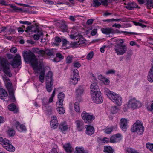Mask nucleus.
Listing matches in <instances>:
<instances>
[{"mask_svg":"<svg viewBox=\"0 0 153 153\" xmlns=\"http://www.w3.org/2000/svg\"><path fill=\"white\" fill-rule=\"evenodd\" d=\"M22 56L26 62H31L34 72L37 74L39 73V80L42 83L44 82V79L45 82H53V73L51 71H49L45 76V69L42 64L38 63V59L33 52L24 51L22 52Z\"/></svg>","mask_w":153,"mask_h":153,"instance_id":"1","label":"nucleus"},{"mask_svg":"<svg viewBox=\"0 0 153 153\" xmlns=\"http://www.w3.org/2000/svg\"><path fill=\"white\" fill-rule=\"evenodd\" d=\"M104 91L109 98L117 105L120 106L121 105L122 98L119 94L110 91L106 88H104Z\"/></svg>","mask_w":153,"mask_h":153,"instance_id":"2","label":"nucleus"},{"mask_svg":"<svg viewBox=\"0 0 153 153\" xmlns=\"http://www.w3.org/2000/svg\"><path fill=\"white\" fill-rule=\"evenodd\" d=\"M2 71L7 76H11L12 74L7 60L5 58L0 59V71Z\"/></svg>","mask_w":153,"mask_h":153,"instance_id":"3","label":"nucleus"},{"mask_svg":"<svg viewBox=\"0 0 153 153\" xmlns=\"http://www.w3.org/2000/svg\"><path fill=\"white\" fill-rule=\"evenodd\" d=\"M131 131L132 132H136L138 134L141 135L144 131V128L141 122L138 120L133 125Z\"/></svg>","mask_w":153,"mask_h":153,"instance_id":"4","label":"nucleus"},{"mask_svg":"<svg viewBox=\"0 0 153 153\" xmlns=\"http://www.w3.org/2000/svg\"><path fill=\"white\" fill-rule=\"evenodd\" d=\"M0 143L7 150L10 152H14L15 150V147L10 143L9 140L6 138L0 137Z\"/></svg>","mask_w":153,"mask_h":153,"instance_id":"5","label":"nucleus"},{"mask_svg":"<svg viewBox=\"0 0 153 153\" xmlns=\"http://www.w3.org/2000/svg\"><path fill=\"white\" fill-rule=\"evenodd\" d=\"M101 30L103 34H113L115 33L113 29L111 28H102L101 29ZM116 33H123L130 34H137V33L134 32H131L124 31H122L120 32L118 30H116Z\"/></svg>","mask_w":153,"mask_h":153,"instance_id":"6","label":"nucleus"},{"mask_svg":"<svg viewBox=\"0 0 153 153\" xmlns=\"http://www.w3.org/2000/svg\"><path fill=\"white\" fill-rule=\"evenodd\" d=\"M127 47L126 45L117 44L114 48L116 53L118 55H121L125 53L127 50Z\"/></svg>","mask_w":153,"mask_h":153,"instance_id":"7","label":"nucleus"},{"mask_svg":"<svg viewBox=\"0 0 153 153\" xmlns=\"http://www.w3.org/2000/svg\"><path fill=\"white\" fill-rule=\"evenodd\" d=\"M32 51L33 53H38L39 56L42 57L46 55L48 56L53 55L52 51L48 49L44 50H40L37 48H33L32 49Z\"/></svg>","mask_w":153,"mask_h":153,"instance_id":"8","label":"nucleus"},{"mask_svg":"<svg viewBox=\"0 0 153 153\" xmlns=\"http://www.w3.org/2000/svg\"><path fill=\"white\" fill-rule=\"evenodd\" d=\"M141 103L137 101L135 98H133L129 100L128 104V107L133 109L141 107Z\"/></svg>","mask_w":153,"mask_h":153,"instance_id":"9","label":"nucleus"},{"mask_svg":"<svg viewBox=\"0 0 153 153\" xmlns=\"http://www.w3.org/2000/svg\"><path fill=\"white\" fill-rule=\"evenodd\" d=\"M81 117L86 123H89L94 120L95 117L90 114L84 111L81 114Z\"/></svg>","mask_w":153,"mask_h":153,"instance_id":"10","label":"nucleus"},{"mask_svg":"<svg viewBox=\"0 0 153 153\" xmlns=\"http://www.w3.org/2000/svg\"><path fill=\"white\" fill-rule=\"evenodd\" d=\"M92 98L94 102L97 104L102 103L103 100L100 91L97 93H94L91 94Z\"/></svg>","mask_w":153,"mask_h":153,"instance_id":"11","label":"nucleus"},{"mask_svg":"<svg viewBox=\"0 0 153 153\" xmlns=\"http://www.w3.org/2000/svg\"><path fill=\"white\" fill-rule=\"evenodd\" d=\"M21 64V57L19 54H16L13 61L11 62V65L14 68H17Z\"/></svg>","mask_w":153,"mask_h":153,"instance_id":"12","label":"nucleus"},{"mask_svg":"<svg viewBox=\"0 0 153 153\" xmlns=\"http://www.w3.org/2000/svg\"><path fill=\"white\" fill-rule=\"evenodd\" d=\"M123 136L122 135L118 133L111 137L110 142L112 143H117L121 140Z\"/></svg>","mask_w":153,"mask_h":153,"instance_id":"13","label":"nucleus"},{"mask_svg":"<svg viewBox=\"0 0 153 153\" xmlns=\"http://www.w3.org/2000/svg\"><path fill=\"white\" fill-rule=\"evenodd\" d=\"M13 124L19 131L22 132L26 130L25 126L23 124L20 125L19 123L17 121H14L13 122Z\"/></svg>","mask_w":153,"mask_h":153,"instance_id":"14","label":"nucleus"},{"mask_svg":"<svg viewBox=\"0 0 153 153\" xmlns=\"http://www.w3.org/2000/svg\"><path fill=\"white\" fill-rule=\"evenodd\" d=\"M3 79L5 84V86L7 89L8 91H12L13 90L11 82L9 78L7 77H5L3 78Z\"/></svg>","mask_w":153,"mask_h":153,"instance_id":"15","label":"nucleus"},{"mask_svg":"<svg viewBox=\"0 0 153 153\" xmlns=\"http://www.w3.org/2000/svg\"><path fill=\"white\" fill-rule=\"evenodd\" d=\"M101 4L105 5H107V0H93V6L97 7L100 6Z\"/></svg>","mask_w":153,"mask_h":153,"instance_id":"16","label":"nucleus"},{"mask_svg":"<svg viewBox=\"0 0 153 153\" xmlns=\"http://www.w3.org/2000/svg\"><path fill=\"white\" fill-rule=\"evenodd\" d=\"M91 89V94L97 93L99 92V87L97 85V82H94L92 83L90 86Z\"/></svg>","mask_w":153,"mask_h":153,"instance_id":"17","label":"nucleus"},{"mask_svg":"<svg viewBox=\"0 0 153 153\" xmlns=\"http://www.w3.org/2000/svg\"><path fill=\"white\" fill-rule=\"evenodd\" d=\"M86 128V134L88 135H91L94 132V127L90 125H86L85 126Z\"/></svg>","mask_w":153,"mask_h":153,"instance_id":"18","label":"nucleus"},{"mask_svg":"<svg viewBox=\"0 0 153 153\" xmlns=\"http://www.w3.org/2000/svg\"><path fill=\"white\" fill-rule=\"evenodd\" d=\"M120 126L122 130L125 131L126 130L127 126V120L125 118L121 119L120 121Z\"/></svg>","mask_w":153,"mask_h":153,"instance_id":"19","label":"nucleus"},{"mask_svg":"<svg viewBox=\"0 0 153 153\" xmlns=\"http://www.w3.org/2000/svg\"><path fill=\"white\" fill-rule=\"evenodd\" d=\"M126 4V5L125 7L130 10H134V8H138V5L136 3L134 2L128 3Z\"/></svg>","mask_w":153,"mask_h":153,"instance_id":"20","label":"nucleus"},{"mask_svg":"<svg viewBox=\"0 0 153 153\" xmlns=\"http://www.w3.org/2000/svg\"><path fill=\"white\" fill-rule=\"evenodd\" d=\"M63 147L66 151V153H71L73 150V148L70 143H65L63 145Z\"/></svg>","mask_w":153,"mask_h":153,"instance_id":"21","label":"nucleus"},{"mask_svg":"<svg viewBox=\"0 0 153 153\" xmlns=\"http://www.w3.org/2000/svg\"><path fill=\"white\" fill-rule=\"evenodd\" d=\"M98 78L102 82V83L104 85H108L109 84L110 82L108 79L102 75H99L98 77Z\"/></svg>","mask_w":153,"mask_h":153,"instance_id":"22","label":"nucleus"},{"mask_svg":"<svg viewBox=\"0 0 153 153\" xmlns=\"http://www.w3.org/2000/svg\"><path fill=\"white\" fill-rule=\"evenodd\" d=\"M75 123L77 129L78 131H81L84 129L83 122L82 121L77 120Z\"/></svg>","mask_w":153,"mask_h":153,"instance_id":"23","label":"nucleus"},{"mask_svg":"<svg viewBox=\"0 0 153 153\" xmlns=\"http://www.w3.org/2000/svg\"><path fill=\"white\" fill-rule=\"evenodd\" d=\"M59 129L62 132L67 131L70 128L69 126L67 125L65 122L62 123L59 125Z\"/></svg>","mask_w":153,"mask_h":153,"instance_id":"24","label":"nucleus"},{"mask_svg":"<svg viewBox=\"0 0 153 153\" xmlns=\"http://www.w3.org/2000/svg\"><path fill=\"white\" fill-rule=\"evenodd\" d=\"M147 78L150 82H153V66L151 67L148 72Z\"/></svg>","mask_w":153,"mask_h":153,"instance_id":"25","label":"nucleus"},{"mask_svg":"<svg viewBox=\"0 0 153 153\" xmlns=\"http://www.w3.org/2000/svg\"><path fill=\"white\" fill-rule=\"evenodd\" d=\"M79 46L85 47L86 45V41L82 37H80L79 39L77 40Z\"/></svg>","mask_w":153,"mask_h":153,"instance_id":"26","label":"nucleus"},{"mask_svg":"<svg viewBox=\"0 0 153 153\" xmlns=\"http://www.w3.org/2000/svg\"><path fill=\"white\" fill-rule=\"evenodd\" d=\"M7 96L8 94L5 90L2 88H0V98L2 99H5Z\"/></svg>","mask_w":153,"mask_h":153,"instance_id":"27","label":"nucleus"},{"mask_svg":"<svg viewBox=\"0 0 153 153\" xmlns=\"http://www.w3.org/2000/svg\"><path fill=\"white\" fill-rule=\"evenodd\" d=\"M53 82H46V88L47 91L51 92L52 90Z\"/></svg>","mask_w":153,"mask_h":153,"instance_id":"28","label":"nucleus"},{"mask_svg":"<svg viewBox=\"0 0 153 153\" xmlns=\"http://www.w3.org/2000/svg\"><path fill=\"white\" fill-rule=\"evenodd\" d=\"M147 8L151 9L153 8V1L152 0H145Z\"/></svg>","mask_w":153,"mask_h":153,"instance_id":"29","label":"nucleus"},{"mask_svg":"<svg viewBox=\"0 0 153 153\" xmlns=\"http://www.w3.org/2000/svg\"><path fill=\"white\" fill-rule=\"evenodd\" d=\"M58 121H55L53 120H51L50 125L51 128L53 129H55L58 126Z\"/></svg>","mask_w":153,"mask_h":153,"instance_id":"30","label":"nucleus"},{"mask_svg":"<svg viewBox=\"0 0 153 153\" xmlns=\"http://www.w3.org/2000/svg\"><path fill=\"white\" fill-rule=\"evenodd\" d=\"M83 88L80 86L76 90V94L77 96H81L83 94Z\"/></svg>","mask_w":153,"mask_h":153,"instance_id":"31","label":"nucleus"},{"mask_svg":"<svg viewBox=\"0 0 153 153\" xmlns=\"http://www.w3.org/2000/svg\"><path fill=\"white\" fill-rule=\"evenodd\" d=\"M104 152L107 153H113L112 148L109 146H104Z\"/></svg>","mask_w":153,"mask_h":153,"instance_id":"32","label":"nucleus"},{"mask_svg":"<svg viewBox=\"0 0 153 153\" xmlns=\"http://www.w3.org/2000/svg\"><path fill=\"white\" fill-rule=\"evenodd\" d=\"M52 41L54 45H58L59 43L61 42V39L60 38L56 37L53 39Z\"/></svg>","mask_w":153,"mask_h":153,"instance_id":"33","label":"nucleus"},{"mask_svg":"<svg viewBox=\"0 0 153 153\" xmlns=\"http://www.w3.org/2000/svg\"><path fill=\"white\" fill-rule=\"evenodd\" d=\"M16 106L14 104L12 103L10 104L8 106V109L10 111H14L15 112H17Z\"/></svg>","mask_w":153,"mask_h":153,"instance_id":"34","label":"nucleus"},{"mask_svg":"<svg viewBox=\"0 0 153 153\" xmlns=\"http://www.w3.org/2000/svg\"><path fill=\"white\" fill-rule=\"evenodd\" d=\"M9 97L12 102H14L15 100V98L14 95V91L12 90V91H9Z\"/></svg>","mask_w":153,"mask_h":153,"instance_id":"35","label":"nucleus"},{"mask_svg":"<svg viewBox=\"0 0 153 153\" xmlns=\"http://www.w3.org/2000/svg\"><path fill=\"white\" fill-rule=\"evenodd\" d=\"M74 108L75 111L76 112H80V108L79 102H76L74 103Z\"/></svg>","mask_w":153,"mask_h":153,"instance_id":"36","label":"nucleus"},{"mask_svg":"<svg viewBox=\"0 0 153 153\" xmlns=\"http://www.w3.org/2000/svg\"><path fill=\"white\" fill-rule=\"evenodd\" d=\"M70 45L71 47L74 48H76L79 46L77 40L76 41L71 42Z\"/></svg>","mask_w":153,"mask_h":153,"instance_id":"37","label":"nucleus"},{"mask_svg":"<svg viewBox=\"0 0 153 153\" xmlns=\"http://www.w3.org/2000/svg\"><path fill=\"white\" fill-rule=\"evenodd\" d=\"M42 105H43V108L45 109V108H46L47 107H49L48 106L49 103L48 101L47 100L45 99H44L42 100Z\"/></svg>","mask_w":153,"mask_h":153,"instance_id":"38","label":"nucleus"},{"mask_svg":"<svg viewBox=\"0 0 153 153\" xmlns=\"http://www.w3.org/2000/svg\"><path fill=\"white\" fill-rule=\"evenodd\" d=\"M55 91H56V88H55L54 89L51 97L49 99V101L48 102L49 103H51L52 102L53 100V98L55 96Z\"/></svg>","mask_w":153,"mask_h":153,"instance_id":"39","label":"nucleus"},{"mask_svg":"<svg viewBox=\"0 0 153 153\" xmlns=\"http://www.w3.org/2000/svg\"><path fill=\"white\" fill-rule=\"evenodd\" d=\"M79 79V78L73 77L71 79L70 81L72 83L75 85L78 82Z\"/></svg>","mask_w":153,"mask_h":153,"instance_id":"40","label":"nucleus"},{"mask_svg":"<svg viewBox=\"0 0 153 153\" xmlns=\"http://www.w3.org/2000/svg\"><path fill=\"white\" fill-rule=\"evenodd\" d=\"M57 110L60 114H63L65 112V110L62 106L58 107Z\"/></svg>","mask_w":153,"mask_h":153,"instance_id":"41","label":"nucleus"},{"mask_svg":"<svg viewBox=\"0 0 153 153\" xmlns=\"http://www.w3.org/2000/svg\"><path fill=\"white\" fill-rule=\"evenodd\" d=\"M146 146L147 148L153 152V143H147L146 144Z\"/></svg>","mask_w":153,"mask_h":153,"instance_id":"42","label":"nucleus"},{"mask_svg":"<svg viewBox=\"0 0 153 153\" xmlns=\"http://www.w3.org/2000/svg\"><path fill=\"white\" fill-rule=\"evenodd\" d=\"M75 153H85L83 148L76 147Z\"/></svg>","mask_w":153,"mask_h":153,"instance_id":"43","label":"nucleus"},{"mask_svg":"<svg viewBox=\"0 0 153 153\" xmlns=\"http://www.w3.org/2000/svg\"><path fill=\"white\" fill-rule=\"evenodd\" d=\"M133 24L136 26H140L142 28H144L146 27V26L142 24L141 23L137 22L135 21L133 22Z\"/></svg>","mask_w":153,"mask_h":153,"instance_id":"44","label":"nucleus"},{"mask_svg":"<svg viewBox=\"0 0 153 153\" xmlns=\"http://www.w3.org/2000/svg\"><path fill=\"white\" fill-rule=\"evenodd\" d=\"M65 98V94L64 93L61 92L58 94V99L64 100Z\"/></svg>","mask_w":153,"mask_h":153,"instance_id":"45","label":"nucleus"},{"mask_svg":"<svg viewBox=\"0 0 153 153\" xmlns=\"http://www.w3.org/2000/svg\"><path fill=\"white\" fill-rule=\"evenodd\" d=\"M10 7L13 9V10L15 11L18 12L19 11L22 10V9L21 8H19L17 7L14 6L13 5H11Z\"/></svg>","mask_w":153,"mask_h":153,"instance_id":"46","label":"nucleus"},{"mask_svg":"<svg viewBox=\"0 0 153 153\" xmlns=\"http://www.w3.org/2000/svg\"><path fill=\"white\" fill-rule=\"evenodd\" d=\"M94 54V53L93 51L90 52L88 54H87L86 56V59L88 60H90L93 57Z\"/></svg>","mask_w":153,"mask_h":153,"instance_id":"47","label":"nucleus"},{"mask_svg":"<svg viewBox=\"0 0 153 153\" xmlns=\"http://www.w3.org/2000/svg\"><path fill=\"white\" fill-rule=\"evenodd\" d=\"M15 131L12 129H9L8 131V134L10 136H13L15 134Z\"/></svg>","mask_w":153,"mask_h":153,"instance_id":"48","label":"nucleus"},{"mask_svg":"<svg viewBox=\"0 0 153 153\" xmlns=\"http://www.w3.org/2000/svg\"><path fill=\"white\" fill-rule=\"evenodd\" d=\"M73 77L75 78H79V72L77 69L74 70L73 72Z\"/></svg>","mask_w":153,"mask_h":153,"instance_id":"49","label":"nucleus"},{"mask_svg":"<svg viewBox=\"0 0 153 153\" xmlns=\"http://www.w3.org/2000/svg\"><path fill=\"white\" fill-rule=\"evenodd\" d=\"M118 110L117 106H112L111 108V111L113 114L116 113L117 111Z\"/></svg>","mask_w":153,"mask_h":153,"instance_id":"50","label":"nucleus"},{"mask_svg":"<svg viewBox=\"0 0 153 153\" xmlns=\"http://www.w3.org/2000/svg\"><path fill=\"white\" fill-rule=\"evenodd\" d=\"M64 100H61V99H58L56 102V106L57 107L62 106L63 102Z\"/></svg>","mask_w":153,"mask_h":153,"instance_id":"51","label":"nucleus"},{"mask_svg":"<svg viewBox=\"0 0 153 153\" xmlns=\"http://www.w3.org/2000/svg\"><path fill=\"white\" fill-rule=\"evenodd\" d=\"M127 152L128 153H139L134 149L131 148H128L127 149Z\"/></svg>","mask_w":153,"mask_h":153,"instance_id":"52","label":"nucleus"},{"mask_svg":"<svg viewBox=\"0 0 153 153\" xmlns=\"http://www.w3.org/2000/svg\"><path fill=\"white\" fill-rule=\"evenodd\" d=\"M146 108L148 111L153 112V101L152 102L151 104L150 105L148 106Z\"/></svg>","mask_w":153,"mask_h":153,"instance_id":"53","label":"nucleus"},{"mask_svg":"<svg viewBox=\"0 0 153 153\" xmlns=\"http://www.w3.org/2000/svg\"><path fill=\"white\" fill-rule=\"evenodd\" d=\"M115 71L113 69H111L110 70H108V71H107L105 74L106 75H108L110 74H114L115 73Z\"/></svg>","mask_w":153,"mask_h":153,"instance_id":"54","label":"nucleus"},{"mask_svg":"<svg viewBox=\"0 0 153 153\" xmlns=\"http://www.w3.org/2000/svg\"><path fill=\"white\" fill-rule=\"evenodd\" d=\"M112 131V128H106L105 130V132L107 134H110Z\"/></svg>","mask_w":153,"mask_h":153,"instance_id":"55","label":"nucleus"},{"mask_svg":"<svg viewBox=\"0 0 153 153\" xmlns=\"http://www.w3.org/2000/svg\"><path fill=\"white\" fill-rule=\"evenodd\" d=\"M34 26L33 25H30V26H28V27L27 28V32L29 31L33 32V30H32V28Z\"/></svg>","mask_w":153,"mask_h":153,"instance_id":"56","label":"nucleus"},{"mask_svg":"<svg viewBox=\"0 0 153 153\" xmlns=\"http://www.w3.org/2000/svg\"><path fill=\"white\" fill-rule=\"evenodd\" d=\"M19 23L21 24H26L27 25H31V23L29 21H20L19 22Z\"/></svg>","mask_w":153,"mask_h":153,"instance_id":"57","label":"nucleus"},{"mask_svg":"<svg viewBox=\"0 0 153 153\" xmlns=\"http://www.w3.org/2000/svg\"><path fill=\"white\" fill-rule=\"evenodd\" d=\"M56 56L60 60L64 58V56L59 53H56Z\"/></svg>","mask_w":153,"mask_h":153,"instance_id":"58","label":"nucleus"},{"mask_svg":"<svg viewBox=\"0 0 153 153\" xmlns=\"http://www.w3.org/2000/svg\"><path fill=\"white\" fill-rule=\"evenodd\" d=\"M72 57L70 56H68L66 59V62L68 63H70L71 62Z\"/></svg>","mask_w":153,"mask_h":153,"instance_id":"59","label":"nucleus"},{"mask_svg":"<svg viewBox=\"0 0 153 153\" xmlns=\"http://www.w3.org/2000/svg\"><path fill=\"white\" fill-rule=\"evenodd\" d=\"M10 51L11 53H16L17 51V49L16 47H13L10 50Z\"/></svg>","mask_w":153,"mask_h":153,"instance_id":"60","label":"nucleus"},{"mask_svg":"<svg viewBox=\"0 0 153 153\" xmlns=\"http://www.w3.org/2000/svg\"><path fill=\"white\" fill-rule=\"evenodd\" d=\"M74 66L76 68H79L81 66V64L78 62H76L73 63Z\"/></svg>","mask_w":153,"mask_h":153,"instance_id":"61","label":"nucleus"},{"mask_svg":"<svg viewBox=\"0 0 153 153\" xmlns=\"http://www.w3.org/2000/svg\"><path fill=\"white\" fill-rule=\"evenodd\" d=\"M97 30L96 29H94L92 30L91 32V35L92 36H94L97 32Z\"/></svg>","mask_w":153,"mask_h":153,"instance_id":"62","label":"nucleus"},{"mask_svg":"<svg viewBox=\"0 0 153 153\" xmlns=\"http://www.w3.org/2000/svg\"><path fill=\"white\" fill-rule=\"evenodd\" d=\"M94 20V19H92L88 20L86 22L87 24L88 25H91L93 23Z\"/></svg>","mask_w":153,"mask_h":153,"instance_id":"63","label":"nucleus"},{"mask_svg":"<svg viewBox=\"0 0 153 153\" xmlns=\"http://www.w3.org/2000/svg\"><path fill=\"white\" fill-rule=\"evenodd\" d=\"M43 1L45 3L49 4H54V2L51 0H43Z\"/></svg>","mask_w":153,"mask_h":153,"instance_id":"64","label":"nucleus"}]
</instances>
